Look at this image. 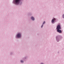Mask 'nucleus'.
<instances>
[{"mask_svg":"<svg viewBox=\"0 0 64 64\" xmlns=\"http://www.w3.org/2000/svg\"><path fill=\"white\" fill-rule=\"evenodd\" d=\"M61 27H60V25H58L56 27V29L57 30H60L61 29Z\"/></svg>","mask_w":64,"mask_h":64,"instance_id":"obj_2","label":"nucleus"},{"mask_svg":"<svg viewBox=\"0 0 64 64\" xmlns=\"http://www.w3.org/2000/svg\"><path fill=\"white\" fill-rule=\"evenodd\" d=\"M31 19L32 20H34V18L33 17H32L31 18Z\"/></svg>","mask_w":64,"mask_h":64,"instance_id":"obj_6","label":"nucleus"},{"mask_svg":"<svg viewBox=\"0 0 64 64\" xmlns=\"http://www.w3.org/2000/svg\"><path fill=\"white\" fill-rule=\"evenodd\" d=\"M16 36L18 38H20L21 37V35L20 33L18 34Z\"/></svg>","mask_w":64,"mask_h":64,"instance_id":"obj_3","label":"nucleus"},{"mask_svg":"<svg viewBox=\"0 0 64 64\" xmlns=\"http://www.w3.org/2000/svg\"><path fill=\"white\" fill-rule=\"evenodd\" d=\"M20 0H15V4H18L19 3V1Z\"/></svg>","mask_w":64,"mask_h":64,"instance_id":"obj_1","label":"nucleus"},{"mask_svg":"<svg viewBox=\"0 0 64 64\" xmlns=\"http://www.w3.org/2000/svg\"><path fill=\"white\" fill-rule=\"evenodd\" d=\"M57 31L59 32V33H60L62 32V31L60 30H57Z\"/></svg>","mask_w":64,"mask_h":64,"instance_id":"obj_5","label":"nucleus"},{"mask_svg":"<svg viewBox=\"0 0 64 64\" xmlns=\"http://www.w3.org/2000/svg\"><path fill=\"white\" fill-rule=\"evenodd\" d=\"M55 20V18H54L53 19H52V23H54Z\"/></svg>","mask_w":64,"mask_h":64,"instance_id":"obj_4","label":"nucleus"},{"mask_svg":"<svg viewBox=\"0 0 64 64\" xmlns=\"http://www.w3.org/2000/svg\"><path fill=\"white\" fill-rule=\"evenodd\" d=\"M20 62L21 63H23V62H23V61H22V60H21L20 61Z\"/></svg>","mask_w":64,"mask_h":64,"instance_id":"obj_8","label":"nucleus"},{"mask_svg":"<svg viewBox=\"0 0 64 64\" xmlns=\"http://www.w3.org/2000/svg\"><path fill=\"white\" fill-rule=\"evenodd\" d=\"M45 22H44L43 23V24L42 25V26H41V28H42L43 26V24H45Z\"/></svg>","mask_w":64,"mask_h":64,"instance_id":"obj_7","label":"nucleus"}]
</instances>
